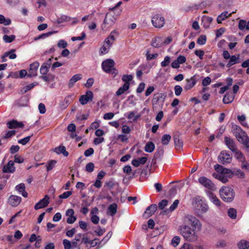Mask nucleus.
<instances>
[{
	"instance_id": "obj_55",
	"label": "nucleus",
	"mask_w": 249,
	"mask_h": 249,
	"mask_svg": "<svg viewBox=\"0 0 249 249\" xmlns=\"http://www.w3.org/2000/svg\"><path fill=\"white\" fill-rule=\"evenodd\" d=\"M53 32H48L45 34H42L34 38L35 40H37L40 39L45 38L51 35Z\"/></svg>"
},
{
	"instance_id": "obj_41",
	"label": "nucleus",
	"mask_w": 249,
	"mask_h": 249,
	"mask_svg": "<svg viewBox=\"0 0 249 249\" xmlns=\"http://www.w3.org/2000/svg\"><path fill=\"white\" fill-rule=\"evenodd\" d=\"M15 50L12 49L10 51L6 52L4 54V57L9 56L11 59H14L17 57V55L14 53Z\"/></svg>"
},
{
	"instance_id": "obj_60",
	"label": "nucleus",
	"mask_w": 249,
	"mask_h": 249,
	"mask_svg": "<svg viewBox=\"0 0 249 249\" xmlns=\"http://www.w3.org/2000/svg\"><path fill=\"white\" fill-rule=\"evenodd\" d=\"M67 45V42L63 39L59 40L57 43V46L60 48H65Z\"/></svg>"
},
{
	"instance_id": "obj_38",
	"label": "nucleus",
	"mask_w": 249,
	"mask_h": 249,
	"mask_svg": "<svg viewBox=\"0 0 249 249\" xmlns=\"http://www.w3.org/2000/svg\"><path fill=\"white\" fill-rule=\"evenodd\" d=\"M234 97V96L231 95L229 93H227L225 95L223 98V102L226 104L230 103L233 101Z\"/></svg>"
},
{
	"instance_id": "obj_30",
	"label": "nucleus",
	"mask_w": 249,
	"mask_h": 249,
	"mask_svg": "<svg viewBox=\"0 0 249 249\" xmlns=\"http://www.w3.org/2000/svg\"><path fill=\"white\" fill-rule=\"evenodd\" d=\"M239 58V55L236 56L235 55H231L229 58L230 60L227 64V67L230 68L232 65L238 63V59Z\"/></svg>"
},
{
	"instance_id": "obj_47",
	"label": "nucleus",
	"mask_w": 249,
	"mask_h": 249,
	"mask_svg": "<svg viewBox=\"0 0 249 249\" xmlns=\"http://www.w3.org/2000/svg\"><path fill=\"white\" fill-rule=\"evenodd\" d=\"M180 241V238L178 236H174L171 241V245L174 247H176L179 244Z\"/></svg>"
},
{
	"instance_id": "obj_2",
	"label": "nucleus",
	"mask_w": 249,
	"mask_h": 249,
	"mask_svg": "<svg viewBox=\"0 0 249 249\" xmlns=\"http://www.w3.org/2000/svg\"><path fill=\"white\" fill-rule=\"evenodd\" d=\"M232 132L239 142L243 144L249 152V139L245 131L237 125H232Z\"/></svg>"
},
{
	"instance_id": "obj_64",
	"label": "nucleus",
	"mask_w": 249,
	"mask_h": 249,
	"mask_svg": "<svg viewBox=\"0 0 249 249\" xmlns=\"http://www.w3.org/2000/svg\"><path fill=\"white\" fill-rule=\"evenodd\" d=\"M56 163V161L55 160H51L50 161L47 166V170L48 171L52 170L55 166Z\"/></svg>"
},
{
	"instance_id": "obj_5",
	"label": "nucleus",
	"mask_w": 249,
	"mask_h": 249,
	"mask_svg": "<svg viewBox=\"0 0 249 249\" xmlns=\"http://www.w3.org/2000/svg\"><path fill=\"white\" fill-rule=\"evenodd\" d=\"M151 22L155 27L160 28L165 24V19L161 15L157 14L152 16Z\"/></svg>"
},
{
	"instance_id": "obj_6",
	"label": "nucleus",
	"mask_w": 249,
	"mask_h": 249,
	"mask_svg": "<svg viewBox=\"0 0 249 249\" xmlns=\"http://www.w3.org/2000/svg\"><path fill=\"white\" fill-rule=\"evenodd\" d=\"M198 182L205 188L213 191L216 190L214 184L209 179L205 177H201L198 178Z\"/></svg>"
},
{
	"instance_id": "obj_45",
	"label": "nucleus",
	"mask_w": 249,
	"mask_h": 249,
	"mask_svg": "<svg viewBox=\"0 0 249 249\" xmlns=\"http://www.w3.org/2000/svg\"><path fill=\"white\" fill-rule=\"evenodd\" d=\"M35 85L34 83L30 84L21 89L20 92L22 94H24L28 90L32 89L35 87Z\"/></svg>"
},
{
	"instance_id": "obj_13",
	"label": "nucleus",
	"mask_w": 249,
	"mask_h": 249,
	"mask_svg": "<svg viewBox=\"0 0 249 249\" xmlns=\"http://www.w3.org/2000/svg\"><path fill=\"white\" fill-rule=\"evenodd\" d=\"M21 201V198L20 196L11 195L8 199V203L12 207H17Z\"/></svg>"
},
{
	"instance_id": "obj_29",
	"label": "nucleus",
	"mask_w": 249,
	"mask_h": 249,
	"mask_svg": "<svg viewBox=\"0 0 249 249\" xmlns=\"http://www.w3.org/2000/svg\"><path fill=\"white\" fill-rule=\"evenodd\" d=\"M239 249H249V241L246 240H241L237 243Z\"/></svg>"
},
{
	"instance_id": "obj_36",
	"label": "nucleus",
	"mask_w": 249,
	"mask_h": 249,
	"mask_svg": "<svg viewBox=\"0 0 249 249\" xmlns=\"http://www.w3.org/2000/svg\"><path fill=\"white\" fill-rule=\"evenodd\" d=\"M140 117V115H136L135 113L133 111L128 112L126 116L128 120H132L133 122H136Z\"/></svg>"
},
{
	"instance_id": "obj_12",
	"label": "nucleus",
	"mask_w": 249,
	"mask_h": 249,
	"mask_svg": "<svg viewBox=\"0 0 249 249\" xmlns=\"http://www.w3.org/2000/svg\"><path fill=\"white\" fill-rule=\"evenodd\" d=\"M206 194L210 201L215 206L220 207L222 204L219 199L212 192L207 191Z\"/></svg>"
},
{
	"instance_id": "obj_62",
	"label": "nucleus",
	"mask_w": 249,
	"mask_h": 249,
	"mask_svg": "<svg viewBox=\"0 0 249 249\" xmlns=\"http://www.w3.org/2000/svg\"><path fill=\"white\" fill-rule=\"evenodd\" d=\"M132 78L131 75H124L122 77V80L125 82V83H129V81H131Z\"/></svg>"
},
{
	"instance_id": "obj_43",
	"label": "nucleus",
	"mask_w": 249,
	"mask_h": 249,
	"mask_svg": "<svg viewBox=\"0 0 249 249\" xmlns=\"http://www.w3.org/2000/svg\"><path fill=\"white\" fill-rule=\"evenodd\" d=\"M11 23V21L9 18H5L2 15H0V24H3L4 25H9Z\"/></svg>"
},
{
	"instance_id": "obj_25",
	"label": "nucleus",
	"mask_w": 249,
	"mask_h": 249,
	"mask_svg": "<svg viewBox=\"0 0 249 249\" xmlns=\"http://www.w3.org/2000/svg\"><path fill=\"white\" fill-rule=\"evenodd\" d=\"M234 157L240 162H243L245 161L246 159L243 154L237 149L233 151Z\"/></svg>"
},
{
	"instance_id": "obj_14",
	"label": "nucleus",
	"mask_w": 249,
	"mask_h": 249,
	"mask_svg": "<svg viewBox=\"0 0 249 249\" xmlns=\"http://www.w3.org/2000/svg\"><path fill=\"white\" fill-rule=\"evenodd\" d=\"M74 212L73 209H69L66 212V215L68 217L67 222L69 224H73L76 220V217L74 215Z\"/></svg>"
},
{
	"instance_id": "obj_18",
	"label": "nucleus",
	"mask_w": 249,
	"mask_h": 249,
	"mask_svg": "<svg viewBox=\"0 0 249 249\" xmlns=\"http://www.w3.org/2000/svg\"><path fill=\"white\" fill-rule=\"evenodd\" d=\"M224 139L226 145L231 151L233 152L237 149L232 139L228 137H225Z\"/></svg>"
},
{
	"instance_id": "obj_26",
	"label": "nucleus",
	"mask_w": 249,
	"mask_h": 249,
	"mask_svg": "<svg viewBox=\"0 0 249 249\" xmlns=\"http://www.w3.org/2000/svg\"><path fill=\"white\" fill-rule=\"evenodd\" d=\"M82 78L81 74H76L74 75L69 81V87L72 88L74 84L78 80H81Z\"/></svg>"
},
{
	"instance_id": "obj_61",
	"label": "nucleus",
	"mask_w": 249,
	"mask_h": 249,
	"mask_svg": "<svg viewBox=\"0 0 249 249\" xmlns=\"http://www.w3.org/2000/svg\"><path fill=\"white\" fill-rule=\"evenodd\" d=\"M72 195L71 191H67L59 195V197L61 199H66Z\"/></svg>"
},
{
	"instance_id": "obj_59",
	"label": "nucleus",
	"mask_w": 249,
	"mask_h": 249,
	"mask_svg": "<svg viewBox=\"0 0 249 249\" xmlns=\"http://www.w3.org/2000/svg\"><path fill=\"white\" fill-rule=\"evenodd\" d=\"M94 169V164L92 162H89L86 166V170L88 172H92Z\"/></svg>"
},
{
	"instance_id": "obj_20",
	"label": "nucleus",
	"mask_w": 249,
	"mask_h": 249,
	"mask_svg": "<svg viewBox=\"0 0 249 249\" xmlns=\"http://www.w3.org/2000/svg\"><path fill=\"white\" fill-rule=\"evenodd\" d=\"M157 206L156 204H152L148 206L144 212V215L146 217L151 216L157 210Z\"/></svg>"
},
{
	"instance_id": "obj_63",
	"label": "nucleus",
	"mask_w": 249,
	"mask_h": 249,
	"mask_svg": "<svg viewBox=\"0 0 249 249\" xmlns=\"http://www.w3.org/2000/svg\"><path fill=\"white\" fill-rule=\"evenodd\" d=\"M246 21L241 19L239 22L238 28L240 30H243L246 29Z\"/></svg>"
},
{
	"instance_id": "obj_10",
	"label": "nucleus",
	"mask_w": 249,
	"mask_h": 249,
	"mask_svg": "<svg viewBox=\"0 0 249 249\" xmlns=\"http://www.w3.org/2000/svg\"><path fill=\"white\" fill-rule=\"evenodd\" d=\"M49 203V197L48 195H46L43 198L41 199L39 202L36 204L34 208L36 210L42 209L47 207Z\"/></svg>"
},
{
	"instance_id": "obj_42",
	"label": "nucleus",
	"mask_w": 249,
	"mask_h": 249,
	"mask_svg": "<svg viewBox=\"0 0 249 249\" xmlns=\"http://www.w3.org/2000/svg\"><path fill=\"white\" fill-rule=\"evenodd\" d=\"M228 216L231 219H235L237 216V212L235 209L230 208L228 211Z\"/></svg>"
},
{
	"instance_id": "obj_1",
	"label": "nucleus",
	"mask_w": 249,
	"mask_h": 249,
	"mask_svg": "<svg viewBox=\"0 0 249 249\" xmlns=\"http://www.w3.org/2000/svg\"><path fill=\"white\" fill-rule=\"evenodd\" d=\"M182 224L179 226L178 231L185 240L194 242L197 241L198 235L196 231H200L202 228L200 221L195 216L186 214L182 218Z\"/></svg>"
},
{
	"instance_id": "obj_32",
	"label": "nucleus",
	"mask_w": 249,
	"mask_h": 249,
	"mask_svg": "<svg viewBox=\"0 0 249 249\" xmlns=\"http://www.w3.org/2000/svg\"><path fill=\"white\" fill-rule=\"evenodd\" d=\"M117 205L116 203L110 204L108 207V213L111 216H114L117 213Z\"/></svg>"
},
{
	"instance_id": "obj_31",
	"label": "nucleus",
	"mask_w": 249,
	"mask_h": 249,
	"mask_svg": "<svg viewBox=\"0 0 249 249\" xmlns=\"http://www.w3.org/2000/svg\"><path fill=\"white\" fill-rule=\"evenodd\" d=\"M129 88V83H124V85L120 87L118 90L116 92L117 96H120L123 94L125 91L127 90Z\"/></svg>"
},
{
	"instance_id": "obj_4",
	"label": "nucleus",
	"mask_w": 249,
	"mask_h": 249,
	"mask_svg": "<svg viewBox=\"0 0 249 249\" xmlns=\"http://www.w3.org/2000/svg\"><path fill=\"white\" fill-rule=\"evenodd\" d=\"M114 61L111 59H107L102 63L103 70L106 72L111 73L116 75L117 73V70L114 68Z\"/></svg>"
},
{
	"instance_id": "obj_35",
	"label": "nucleus",
	"mask_w": 249,
	"mask_h": 249,
	"mask_svg": "<svg viewBox=\"0 0 249 249\" xmlns=\"http://www.w3.org/2000/svg\"><path fill=\"white\" fill-rule=\"evenodd\" d=\"M161 45V39L159 37L153 38L151 42V45L154 48H158Z\"/></svg>"
},
{
	"instance_id": "obj_17",
	"label": "nucleus",
	"mask_w": 249,
	"mask_h": 249,
	"mask_svg": "<svg viewBox=\"0 0 249 249\" xmlns=\"http://www.w3.org/2000/svg\"><path fill=\"white\" fill-rule=\"evenodd\" d=\"M15 190L17 191L19 194H21L23 197H28V193L25 191V186L24 183H20L15 187Z\"/></svg>"
},
{
	"instance_id": "obj_50",
	"label": "nucleus",
	"mask_w": 249,
	"mask_h": 249,
	"mask_svg": "<svg viewBox=\"0 0 249 249\" xmlns=\"http://www.w3.org/2000/svg\"><path fill=\"white\" fill-rule=\"evenodd\" d=\"M104 24L112 26L114 24L113 18L112 17L110 18L106 17L104 20Z\"/></svg>"
},
{
	"instance_id": "obj_48",
	"label": "nucleus",
	"mask_w": 249,
	"mask_h": 249,
	"mask_svg": "<svg viewBox=\"0 0 249 249\" xmlns=\"http://www.w3.org/2000/svg\"><path fill=\"white\" fill-rule=\"evenodd\" d=\"M39 78L45 82H49L51 80H53L54 76L52 74H49L47 75H46V74L40 76Z\"/></svg>"
},
{
	"instance_id": "obj_33",
	"label": "nucleus",
	"mask_w": 249,
	"mask_h": 249,
	"mask_svg": "<svg viewBox=\"0 0 249 249\" xmlns=\"http://www.w3.org/2000/svg\"><path fill=\"white\" fill-rule=\"evenodd\" d=\"M155 144L152 142H148L145 145L144 150L146 152L151 153L155 149Z\"/></svg>"
},
{
	"instance_id": "obj_49",
	"label": "nucleus",
	"mask_w": 249,
	"mask_h": 249,
	"mask_svg": "<svg viewBox=\"0 0 249 249\" xmlns=\"http://www.w3.org/2000/svg\"><path fill=\"white\" fill-rule=\"evenodd\" d=\"M206 42V36L205 35L200 36L197 39L196 42L199 45H204Z\"/></svg>"
},
{
	"instance_id": "obj_28",
	"label": "nucleus",
	"mask_w": 249,
	"mask_h": 249,
	"mask_svg": "<svg viewBox=\"0 0 249 249\" xmlns=\"http://www.w3.org/2000/svg\"><path fill=\"white\" fill-rule=\"evenodd\" d=\"M198 205L200 206V209L202 213H206L209 210L208 205L203 201L202 199L198 200Z\"/></svg>"
},
{
	"instance_id": "obj_15",
	"label": "nucleus",
	"mask_w": 249,
	"mask_h": 249,
	"mask_svg": "<svg viewBox=\"0 0 249 249\" xmlns=\"http://www.w3.org/2000/svg\"><path fill=\"white\" fill-rule=\"evenodd\" d=\"M15 171L14 161L10 160L7 164L4 165L2 169L3 173H13Z\"/></svg>"
},
{
	"instance_id": "obj_52",
	"label": "nucleus",
	"mask_w": 249,
	"mask_h": 249,
	"mask_svg": "<svg viewBox=\"0 0 249 249\" xmlns=\"http://www.w3.org/2000/svg\"><path fill=\"white\" fill-rule=\"evenodd\" d=\"M233 175L236 176L238 178H244L245 176L244 172H243L240 169H238L236 171H234L233 172Z\"/></svg>"
},
{
	"instance_id": "obj_54",
	"label": "nucleus",
	"mask_w": 249,
	"mask_h": 249,
	"mask_svg": "<svg viewBox=\"0 0 249 249\" xmlns=\"http://www.w3.org/2000/svg\"><path fill=\"white\" fill-rule=\"evenodd\" d=\"M63 244L65 249H71L72 248L71 242L67 239H64Z\"/></svg>"
},
{
	"instance_id": "obj_24",
	"label": "nucleus",
	"mask_w": 249,
	"mask_h": 249,
	"mask_svg": "<svg viewBox=\"0 0 249 249\" xmlns=\"http://www.w3.org/2000/svg\"><path fill=\"white\" fill-rule=\"evenodd\" d=\"M179 204V200L178 199L175 200L173 203L170 207L169 209L166 210L161 212V214L162 215L167 214L168 213L174 211Z\"/></svg>"
},
{
	"instance_id": "obj_37",
	"label": "nucleus",
	"mask_w": 249,
	"mask_h": 249,
	"mask_svg": "<svg viewBox=\"0 0 249 249\" xmlns=\"http://www.w3.org/2000/svg\"><path fill=\"white\" fill-rule=\"evenodd\" d=\"M174 143L175 146L177 150H180L182 148L183 142L178 137H175L174 138Z\"/></svg>"
},
{
	"instance_id": "obj_8",
	"label": "nucleus",
	"mask_w": 249,
	"mask_h": 249,
	"mask_svg": "<svg viewBox=\"0 0 249 249\" xmlns=\"http://www.w3.org/2000/svg\"><path fill=\"white\" fill-rule=\"evenodd\" d=\"M214 169L219 173L223 174L224 176L231 178L233 175V172L230 169L224 168L222 166L219 164H216L214 166Z\"/></svg>"
},
{
	"instance_id": "obj_16",
	"label": "nucleus",
	"mask_w": 249,
	"mask_h": 249,
	"mask_svg": "<svg viewBox=\"0 0 249 249\" xmlns=\"http://www.w3.org/2000/svg\"><path fill=\"white\" fill-rule=\"evenodd\" d=\"M186 83L184 87V89L186 90L191 89L196 84V80L195 77V75L191 77L190 79H187L186 80Z\"/></svg>"
},
{
	"instance_id": "obj_21",
	"label": "nucleus",
	"mask_w": 249,
	"mask_h": 249,
	"mask_svg": "<svg viewBox=\"0 0 249 249\" xmlns=\"http://www.w3.org/2000/svg\"><path fill=\"white\" fill-rule=\"evenodd\" d=\"M147 160V159L146 157H142L137 159H134L132 160L131 163L132 164L136 167H139L141 164H145Z\"/></svg>"
},
{
	"instance_id": "obj_19",
	"label": "nucleus",
	"mask_w": 249,
	"mask_h": 249,
	"mask_svg": "<svg viewBox=\"0 0 249 249\" xmlns=\"http://www.w3.org/2000/svg\"><path fill=\"white\" fill-rule=\"evenodd\" d=\"M7 125L10 129L23 127L24 126L22 122H18L15 120L7 122Z\"/></svg>"
},
{
	"instance_id": "obj_57",
	"label": "nucleus",
	"mask_w": 249,
	"mask_h": 249,
	"mask_svg": "<svg viewBox=\"0 0 249 249\" xmlns=\"http://www.w3.org/2000/svg\"><path fill=\"white\" fill-rule=\"evenodd\" d=\"M158 54V53H152L151 54L149 53V51H147L146 53V59L147 60H150L151 59H154L157 57Z\"/></svg>"
},
{
	"instance_id": "obj_53",
	"label": "nucleus",
	"mask_w": 249,
	"mask_h": 249,
	"mask_svg": "<svg viewBox=\"0 0 249 249\" xmlns=\"http://www.w3.org/2000/svg\"><path fill=\"white\" fill-rule=\"evenodd\" d=\"M33 136V134L31 136H28L25 138H24L22 139L18 140V142L20 144H21L23 145L26 144L30 141L31 136Z\"/></svg>"
},
{
	"instance_id": "obj_56",
	"label": "nucleus",
	"mask_w": 249,
	"mask_h": 249,
	"mask_svg": "<svg viewBox=\"0 0 249 249\" xmlns=\"http://www.w3.org/2000/svg\"><path fill=\"white\" fill-rule=\"evenodd\" d=\"M174 90L175 95L177 96H178L181 94L182 91V88L179 85H176L174 88Z\"/></svg>"
},
{
	"instance_id": "obj_27",
	"label": "nucleus",
	"mask_w": 249,
	"mask_h": 249,
	"mask_svg": "<svg viewBox=\"0 0 249 249\" xmlns=\"http://www.w3.org/2000/svg\"><path fill=\"white\" fill-rule=\"evenodd\" d=\"M55 152L57 154H62L65 157H67L69 155V153L66 150V147L64 146H59L56 147L54 149Z\"/></svg>"
},
{
	"instance_id": "obj_40",
	"label": "nucleus",
	"mask_w": 249,
	"mask_h": 249,
	"mask_svg": "<svg viewBox=\"0 0 249 249\" xmlns=\"http://www.w3.org/2000/svg\"><path fill=\"white\" fill-rule=\"evenodd\" d=\"M171 140V137L169 134H164L161 138V142L163 145H167Z\"/></svg>"
},
{
	"instance_id": "obj_23",
	"label": "nucleus",
	"mask_w": 249,
	"mask_h": 249,
	"mask_svg": "<svg viewBox=\"0 0 249 249\" xmlns=\"http://www.w3.org/2000/svg\"><path fill=\"white\" fill-rule=\"evenodd\" d=\"M213 18L211 17H208L206 16H203L202 17V22L203 27L206 28H209L211 23H212Z\"/></svg>"
},
{
	"instance_id": "obj_44",
	"label": "nucleus",
	"mask_w": 249,
	"mask_h": 249,
	"mask_svg": "<svg viewBox=\"0 0 249 249\" xmlns=\"http://www.w3.org/2000/svg\"><path fill=\"white\" fill-rule=\"evenodd\" d=\"M16 36L14 35H4L3 36V40L6 43H11L15 39Z\"/></svg>"
},
{
	"instance_id": "obj_34",
	"label": "nucleus",
	"mask_w": 249,
	"mask_h": 249,
	"mask_svg": "<svg viewBox=\"0 0 249 249\" xmlns=\"http://www.w3.org/2000/svg\"><path fill=\"white\" fill-rule=\"evenodd\" d=\"M71 97V95H68L60 103V106L62 109H64L69 106V105L70 104V98Z\"/></svg>"
},
{
	"instance_id": "obj_11",
	"label": "nucleus",
	"mask_w": 249,
	"mask_h": 249,
	"mask_svg": "<svg viewBox=\"0 0 249 249\" xmlns=\"http://www.w3.org/2000/svg\"><path fill=\"white\" fill-rule=\"evenodd\" d=\"M39 66V63L37 62H35L30 64L27 76L29 77L36 76Z\"/></svg>"
},
{
	"instance_id": "obj_51",
	"label": "nucleus",
	"mask_w": 249,
	"mask_h": 249,
	"mask_svg": "<svg viewBox=\"0 0 249 249\" xmlns=\"http://www.w3.org/2000/svg\"><path fill=\"white\" fill-rule=\"evenodd\" d=\"M109 49L110 48L109 47L107 46L106 44H104L100 49V54L103 55L107 53L108 52Z\"/></svg>"
},
{
	"instance_id": "obj_46",
	"label": "nucleus",
	"mask_w": 249,
	"mask_h": 249,
	"mask_svg": "<svg viewBox=\"0 0 249 249\" xmlns=\"http://www.w3.org/2000/svg\"><path fill=\"white\" fill-rule=\"evenodd\" d=\"M170 62H171L170 57L169 56H166L164 58V60L162 61L160 63L161 66L163 68L166 67L169 65Z\"/></svg>"
},
{
	"instance_id": "obj_7",
	"label": "nucleus",
	"mask_w": 249,
	"mask_h": 249,
	"mask_svg": "<svg viewBox=\"0 0 249 249\" xmlns=\"http://www.w3.org/2000/svg\"><path fill=\"white\" fill-rule=\"evenodd\" d=\"M218 160L219 162L226 164L230 163L232 160V157L229 154V152L223 150L222 151L218 157Z\"/></svg>"
},
{
	"instance_id": "obj_58",
	"label": "nucleus",
	"mask_w": 249,
	"mask_h": 249,
	"mask_svg": "<svg viewBox=\"0 0 249 249\" xmlns=\"http://www.w3.org/2000/svg\"><path fill=\"white\" fill-rule=\"evenodd\" d=\"M50 68L47 67L46 66L42 64L40 69V72L42 75H45L49 71V69Z\"/></svg>"
},
{
	"instance_id": "obj_22",
	"label": "nucleus",
	"mask_w": 249,
	"mask_h": 249,
	"mask_svg": "<svg viewBox=\"0 0 249 249\" xmlns=\"http://www.w3.org/2000/svg\"><path fill=\"white\" fill-rule=\"evenodd\" d=\"M231 13L229 14L228 11H225L217 17L216 21L218 24L221 23L223 21L231 17Z\"/></svg>"
},
{
	"instance_id": "obj_3",
	"label": "nucleus",
	"mask_w": 249,
	"mask_h": 249,
	"mask_svg": "<svg viewBox=\"0 0 249 249\" xmlns=\"http://www.w3.org/2000/svg\"><path fill=\"white\" fill-rule=\"evenodd\" d=\"M219 195L221 199L227 202L232 201L234 197V192L228 186H223L219 190Z\"/></svg>"
},
{
	"instance_id": "obj_39",
	"label": "nucleus",
	"mask_w": 249,
	"mask_h": 249,
	"mask_svg": "<svg viewBox=\"0 0 249 249\" xmlns=\"http://www.w3.org/2000/svg\"><path fill=\"white\" fill-rule=\"evenodd\" d=\"M71 19V18L69 16L62 15L57 18V22L58 23H62L64 22L70 21Z\"/></svg>"
},
{
	"instance_id": "obj_9",
	"label": "nucleus",
	"mask_w": 249,
	"mask_h": 249,
	"mask_svg": "<svg viewBox=\"0 0 249 249\" xmlns=\"http://www.w3.org/2000/svg\"><path fill=\"white\" fill-rule=\"evenodd\" d=\"M93 98V93L91 91H87L86 94L82 95L80 99L79 102L83 105H86L89 101H91Z\"/></svg>"
}]
</instances>
